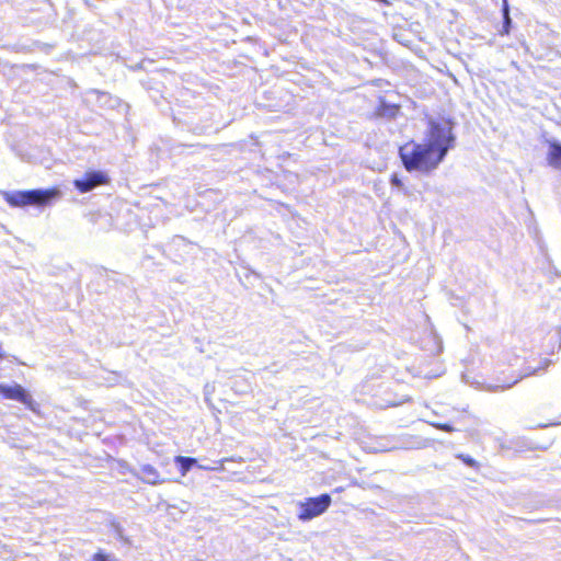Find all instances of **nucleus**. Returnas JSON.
I'll return each instance as SVG.
<instances>
[{
	"label": "nucleus",
	"instance_id": "1",
	"mask_svg": "<svg viewBox=\"0 0 561 561\" xmlns=\"http://www.w3.org/2000/svg\"><path fill=\"white\" fill-rule=\"evenodd\" d=\"M449 121H431L422 141H410L400 148V157L409 172H430L438 167L454 142Z\"/></svg>",
	"mask_w": 561,
	"mask_h": 561
},
{
	"label": "nucleus",
	"instance_id": "2",
	"mask_svg": "<svg viewBox=\"0 0 561 561\" xmlns=\"http://www.w3.org/2000/svg\"><path fill=\"white\" fill-rule=\"evenodd\" d=\"M3 198L13 207L45 206L61 197L58 187L48 190L4 192Z\"/></svg>",
	"mask_w": 561,
	"mask_h": 561
},
{
	"label": "nucleus",
	"instance_id": "3",
	"mask_svg": "<svg viewBox=\"0 0 561 561\" xmlns=\"http://www.w3.org/2000/svg\"><path fill=\"white\" fill-rule=\"evenodd\" d=\"M331 496L327 493L316 497H308L300 503L298 518L300 520H310L324 513L331 505Z\"/></svg>",
	"mask_w": 561,
	"mask_h": 561
},
{
	"label": "nucleus",
	"instance_id": "4",
	"mask_svg": "<svg viewBox=\"0 0 561 561\" xmlns=\"http://www.w3.org/2000/svg\"><path fill=\"white\" fill-rule=\"evenodd\" d=\"M410 401L408 396L398 397L393 388H379L378 392L373 396L371 404L376 409H388L398 407Z\"/></svg>",
	"mask_w": 561,
	"mask_h": 561
},
{
	"label": "nucleus",
	"instance_id": "5",
	"mask_svg": "<svg viewBox=\"0 0 561 561\" xmlns=\"http://www.w3.org/2000/svg\"><path fill=\"white\" fill-rule=\"evenodd\" d=\"M0 394L4 399L20 401L30 410L37 411V405L25 388H0Z\"/></svg>",
	"mask_w": 561,
	"mask_h": 561
},
{
	"label": "nucleus",
	"instance_id": "6",
	"mask_svg": "<svg viewBox=\"0 0 561 561\" xmlns=\"http://www.w3.org/2000/svg\"><path fill=\"white\" fill-rule=\"evenodd\" d=\"M105 182L106 176L104 173L89 172L83 179L75 180L73 184L81 193H87Z\"/></svg>",
	"mask_w": 561,
	"mask_h": 561
},
{
	"label": "nucleus",
	"instance_id": "7",
	"mask_svg": "<svg viewBox=\"0 0 561 561\" xmlns=\"http://www.w3.org/2000/svg\"><path fill=\"white\" fill-rule=\"evenodd\" d=\"M547 161L550 167L561 170V145L556 140L548 141Z\"/></svg>",
	"mask_w": 561,
	"mask_h": 561
},
{
	"label": "nucleus",
	"instance_id": "8",
	"mask_svg": "<svg viewBox=\"0 0 561 561\" xmlns=\"http://www.w3.org/2000/svg\"><path fill=\"white\" fill-rule=\"evenodd\" d=\"M174 462L178 466V469L181 473V476H185L194 465H196V459L186 457V456H176L174 458Z\"/></svg>",
	"mask_w": 561,
	"mask_h": 561
},
{
	"label": "nucleus",
	"instance_id": "9",
	"mask_svg": "<svg viewBox=\"0 0 561 561\" xmlns=\"http://www.w3.org/2000/svg\"><path fill=\"white\" fill-rule=\"evenodd\" d=\"M502 1H503V19H504V26H503L502 34H508L510 26H511L508 2H507V0H502Z\"/></svg>",
	"mask_w": 561,
	"mask_h": 561
},
{
	"label": "nucleus",
	"instance_id": "10",
	"mask_svg": "<svg viewBox=\"0 0 561 561\" xmlns=\"http://www.w3.org/2000/svg\"><path fill=\"white\" fill-rule=\"evenodd\" d=\"M390 184L391 186L397 187L401 193L408 194V187L398 174L394 173L391 175Z\"/></svg>",
	"mask_w": 561,
	"mask_h": 561
},
{
	"label": "nucleus",
	"instance_id": "11",
	"mask_svg": "<svg viewBox=\"0 0 561 561\" xmlns=\"http://www.w3.org/2000/svg\"><path fill=\"white\" fill-rule=\"evenodd\" d=\"M457 458L459 460H461L465 465L476 469V470H479L480 469V463L479 461H477L476 459H473L471 456L469 455H466V454H458L457 455Z\"/></svg>",
	"mask_w": 561,
	"mask_h": 561
},
{
	"label": "nucleus",
	"instance_id": "12",
	"mask_svg": "<svg viewBox=\"0 0 561 561\" xmlns=\"http://www.w3.org/2000/svg\"><path fill=\"white\" fill-rule=\"evenodd\" d=\"M430 424L435 427L436 430L446 432V433H453L457 431L456 427H454L450 423H442V422H430Z\"/></svg>",
	"mask_w": 561,
	"mask_h": 561
},
{
	"label": "nucleus",
	"instance_id": "13",
	"mask_svg": "<svg viewBox=\"0 0 561 561\" xmlns=\"http://www.w3.org/2000/svg\"><path fill=\"white\" fill-rule=\"evenodd\" d=\"M93 561H110V560L104 552L99 551L93 554Z\"/></svg>",
	"mask_w": 561,
	"mask_h": 561
},
{
	"label": "nucleus",
	"instance_id": "14",
	"mask_svg": "<svg viewBox=\"0 0 561 561\" xmlns=\"http://www.w3.org/2000/svg\"><path fill=\"white\" fill-rule=\"evenodd\" d=\"M5 357V352L2 348V345L0 344V359H3Z\"/></svg>",
	"mask_w": 561,
	"mask_h": 561
}]
</instances>
